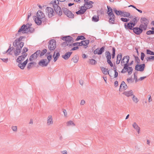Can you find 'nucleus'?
Instances as JSON below:
<instances>
[{
	"mask_svg": "<svg viewBox=\"0 0 154 154\" xmlns=\"http://www.w3.org/2000/svg\"><path fill=\"white\" fill-rule=\"evenodd\" d=\"M27 54L26 53H24L23 54L20 56L18 57L17 58L16 60H18L19 61H23L27 56Z\"/></svg>",
	"mask_w": 154,
	"mask_h": 154,
	"instance_id": "obj_20",
	"label": "nucleus"
},
{
	"mask_svg": "<svg viewBox=\"0 0 154 154\" xmlns=\"http://www.w3.org/2000/svg\"><path fill=\"white\" fill-rule=\"evenodd\" d=\"M36 64V63L35 62H32L29 63L27 66V69L28 70L30 69L33 66V65Z\"/></svg>",
	"mask_w": 154,
	"mask_h": 154,
	"instance_id": "obj_32",
	"label": "nucleus"
},
{
	"mask_svg": "<svg viewBox=\"0 0 154 154\" xmlns=\"http://www.w3.org/2000/svg\"><path fill=\"white\" fill-rule=\"evenodd\" d=\"M133 128L136 130L138 134H139L140 131V128L138 126L136 122H134L133 125Z\"/></svg>",
	"mask_w": 154,
	"mask_h": 154,
	"instance_id": "obj_28",
	"label": "nucleus"
},
{
	"mask_svg": "<svg viewBox=\"0 0 154 154\" xmlns=\"http://www.w3.org/2000/svg\"><path fill=\"white\" fill-rule=\"evenodd\" d=\"M113 11L118 16L120 15L121 16L123 13V11L117 10L115 8H113L112 9L110 7L107 6V14L109 17L108 22L110 24H116L115 23L116 17Z\"/></svg>",
	"mask_w": 154,
	"mask_h": 154,
	"instance_id": "obj_2",
	"label": "nucleus"
},
{
	"mask_svg": "<svg viewBox=\"0 0 154 154\" xmlns=\"http://www.w3.org/2000/svg\"><path fill=\"white\" fill-rule=\"evenodd\" d=\"M62 11L63 14L69 18L73 19L74 17V15L72 12L69 9L65 7L62 8Z\"/></svg>",
	"mask_w": 154,
	"mask_h": 154,
	"instance_id": "obj_10",
	"label": "nucleus"
},
{
	"mask_svg": "<svg viewBox=\"0 0 154 154\" xmlns=\"http://www.w3.org/2000/svg\"><path fill=\"white\" fill-rule=\"evenodd\" d=\"M122 53H119L117 55L116 61V64H119L120 63V62L121 60V58H122Z\"/></svg>",
	"mask_w": 154,
	"mask_h": 154,
	"instance_id": "obj_25",
	"label": "nucleus"
},
{
	"mask_svg": "<svg viewBox=\"0 0 154 154\" xmlns=\"http://www.w3.org/2000/svg\"><path fill=\"white\" fill-rule=\"evenodd\" d=\"M67 126H69L71 125H75L74 123L72 121H68L67 123Z\"/></svg>",
	"mask_w": 154,
	"mask_h": 154,
	"instance_id": "obj_48",
	"label": "nucleus"
},
{
	"mask_svg": "<svg viewBox=\"0 0 154 154\" xmlns=\"http://www.w3.org/2000/svg\"><path fill=\"white\" fill-rule=\"evenodd\" d=\"M72 53V52H66L64 54L62 55V57L64 59L67 60L69 58Z\"/></svg>",
	"mask_w": 154,
	"mask_h": 154,
	"instance_id": "obj_18",
	"label": "nucleus"
},
{
	"mask_svg": "<svg viewBox=\"0 0 154 154\" xmlns=\"http://www.w3.org/2000/svg\"><path fill=\"white\" fill-rule=\"evenodd\" d=\"M68 44V43H67L66 41L65 42H63L61 44L62 46L63 47H66L67 46V45Z\"/></svg>",
	"mask_w": 154,
	"mask_h": 154,
	"instance_id": "obj_55",
	"label": "nucleus"
},
{
	"mask_svg": "<svg viewBox=\"0 0 154 154\" xmlns=\"http://www.w3.org/2000/svg\"><path fill=\"white\" fill-rule=\"evenodd\" d=\"M48 48L50 50L52 51L54 50L56 47V42L54 39L49 40Z\"/></svg>",
	"mask_w": 154,
	"mask_h": 154,
	"instance_id": "obj_11",
	"label": "nucleus"
},
{
	"mask_svg": "<svg viewBox=\"0 0 154 154\" xmlns=\"http://www.w3.org/2000/svg\"><path fill=\"white\" fill-rule=\"evenodd\" d=\"M122 94L128 97L133 95V91L131 90L129 91H125Z\"/></svg>",
	"mask_w": 154,
	"mask_h": 154,
	"instance_id": "obj_22",
	"label": "nucleus"
},
{
	"mask_svg": "<svg viewBox=\"0 0 154 154\" xmlns=\"http://www.w3.org/2000/svg\"><path fill=\"white\" fill-rule=\"evenodd\" d=\"M79 49V47L78 46H74L72 48L70 51H74L78 50Z\"/></svg>",
	"mask_w": 154,
	"mask_h": 154,
	"instance_id": "obj_54",
	"label": "nucleus"
},
{
	"mask_svg": "<svg viewBox=\"0 0 154 154\" xmlns=\"http://www.w3.org/2000/svg\"><path fill=\"white\" fill-rule=\"evenodd\" d=\"M35 54L34 53L33 54H32L30 57L29 58V60L30 61H32V59L34 58V57L35 56Z\"/></svg>",
	"mask_w": 154,
	"mask_h": 154,
	"instance_id": "obj_53",
	"label": "nucleus"
},
{
	"mask_svg": "<svg viewBox=\"0 0 154 154\" xmlns=\"http://www.w3.org/2000/svg\"><path fill=\"white\" fill-rule=\"evenodd\" d=\"M100 69L102 71L103 73L105 75L109 74L110 76H111L109 74V71L108 69H106V68L103 67H101Z\"/></svg>",
	"mask_w": 154,
	"mask_h": 154,
	"instance_id": "obj_21",
	"label": "nucleus"
},
{
	"mask_svg": "<svg viewBox=\"0 0 154 154\" xmlns=\"http://www.w3.org/2000/svg\"><path fill=\"white\" fill-rule=\"evenodd\" d=\"M122 85H123V88L124 90H126L127 88V87L125 88V86L127 87V85L125 84V82H124V81H123L121 83L120 86V88H119V91H120L121 88H122Z\"/></svg>",
	"mask_w": 154,
	"mask_h": 154,
	"instance_id": "obj_29",
	"label": "nucleus"
},
{
	"mask_svg": "<svg viewBox=\"0 0 154 154\" xmlns=\"http://www.w3.org/2000/svg\"><path fill=\"white\" fill-rule=\"evenodd\" d=\"M133 56L134 57L135 62L137 63L135 66V70L138 71L143 72L146 67L145 64H139L140 63V60L139 57L137 56H135L134 55H133Z\"/></svg>",
	"mask_w": 154,
	"mask_h": 154,
	"instance_id": "obj_5",
	"label": "nucleus"
},
{
	"mask_svg": "<svg viewBox=\"0 0 154 154\" xmlns=\"http://www.w3.org/2000/svg\"><path fill=\"white\" fill-rule=\"evenodd\" d=\"M122 85H123V88L124 90H126L127 88V87L125 88V86L127 87V85L125 84V82H124V81H123L121 83L120 86V88H119V91H120L121 88H122Z\"/></svg>",
	"mask_w": 154,
	"mask_h": 154,
	"instance_id": "obj_30",
	"label": "nucleus"
},
{
	"mask_svg": "<svg viewBox=\"0 0 154 154\" xmlns=\"http://www.w3.org/2000/svg\"><path fill=\"white\" fill-rule=\"evenodd\" d=\"M120 20L122 22H127L130 20L129 18H125L123 17H121L120 18Z\"/></svg>",
	"mask_w": 154,
	"mask_h": 154,
	"instance_id": "obj_46",
	"label": "nucleus"
},
{
	"mask_svg": "<svg viewBox=\"0 0 154 154\" xmlns=\"http://www.w3.org/2000/svg\"><path fill=\"white\" fill-rule=\"evenodd\" d=\"M14 49H15L13 47H11V50H10V51L9 52L8 54L9 55H12V54L11 53V52Z\"/></svg>",
	"mask_w": 154,
	"mask_h": 154,
	"instance_id": "obj_60",
	"label": "nucleus"
},
{
	"mask_svg": "<svg viewBox=\"0 0 154 154\" xmlns=\"http://www.w3.org/2000/svg\"><path fill=\"white\" fill-rule=\"evenodd\" d=\"M114 86L115 87H117L118 86V82L116 81L114 82Z\"/></svg>",
	"mask_w": 154,
	"mask_h": 154,
	"instance_id": "obj_63",
	"label": "nucleus"
},
{
	"mask_svg": "<svg viewBox=\"0 0 154 154\" xmlns=\"http://www.w3.org/2000/svg\"><path fill=\"white\" fill-rule=\"evenodd\" d=\"M140 22L141 24L143 25H148L149 23V20L145 17H141L140 20Z\"/></svg>",
	"mask_w": 154,
	"mask_h": 154,
	"instance_id": "obj_19",
	"label": "nucleus"
},
{
	"mask_svg": "<svg viewBox=\"0 0 154 154\" xmlns=\"http://www.w3.org/2000/svg\"><path fill=\"white\" fill-rule=\"evenodd\" d=\"M61 39L64 41H66L68 43H73L74 42L73 38L69 35L63 36L61 37Z\"/></svg>",
	"mask_w": 154,
	"mask_h": 154,
	"instance_id": "obj_14",
	"label": "nucleus"
},
{
	"mask_svg": "<svg viewBox=\"0 0 154 154\" xmlns=\"http://www.w3.org/2000/svg\"><path fill=\"white\" fill-rule=\"evenodd\" d=\"M0 59L2 60L5 63H7L8 61V58H0Z\"/></svg>",
	"mask_w": 154,
	"mask_h": 154,
	"instance_id": "obj_57",
	"label": "nucleus"
},
{
	"mask_svg": "<svg viewBox=\"0 0 154 154\" xmlns=\"http://www.w3.org/2000/svg\"><path fill=\"white\" fill-rule=\"evenodd\" d=\"M146 53L147 54L154 55V52L151 51L149 49H146Z\"/></svg>",
	"mask_w": 154,
	"mask_h": 154,
	"instance_id": "obj_42",
	"label": "nucleus"
},
{
	"mask_svg": "<svg viewBox=\"0 0 154 154\" xmlns=\"http://www.w3.org/2000/svg\"><path fill=\"white\" fill-rule=\"evenodd\" d=\"M109 47L112 48V53L111 54V58L112 57V59H113L115 58L116 55V49L114 47H112L111 46H110Z\"/></svg>",
	"mask_w": 154,
	"mask_h": 154,
	"instance_id": "obj_27",
	"label": "nucleus"
},
{
	"mask_svg": "<svg viewBox=\"0 0 154 154\" xmlns=\"http://www.w3.org/2000/svg\"><path fill=\"white\" fill-rule=\"evenodd\" d=\"M114 73H115L114 75V78H116L118 76V72L117 71H116L114 72Z\"/></svg>",
	"mask_w": 154,
	"mask_h": 154,
	"instance_id": "obj_62",
	"label": "nucleus"
},
{
	"mask_svg": "<svg viewBox=\"0 0 154 154\" xmlns=\"http://www.w3.org/2000/svg\"><path fill=\"white\" fill-rule=\"evenodd\" d=\"M147 62L151 61L152 60H154V56H150L146 58Z\"/></svg>",
	"mask_w": 154,
	"mask_h": 154,
	"instance_id": "obj_43",
	"label": "nucleus"
},
{
	"mask_svg": "<svg viewBox=\"0 0 154 154\" xmlns=\"http://www.w3.org/2000/svg\"><path fill=\"white\" fill-rule=\"evenodd\" d=\"M33 17L35 23L38 25H40L42 24V23L44 24H45L47 22V19L45 17V16L42 17L41 18L40 17V18H39V17H38V20H36V16H33Z\"/></svg>",
	"mask_w": 154,
	"mask_h": 154,
	"instance_id": "obj_9",
	"label": "nucleus"
},
{
	"mask_svg": "<svg viewBox=\"0 0 154 154\" xmlns=\"http://www.w3.org/2000/svg\"><path fill=\"white\" fill-rule=\"evenodd\" d=\"M86 38L84 36L80 35L77 36V38L75 39V41H78L80 40H84Z\"/></svg>",
	"mask_w": 154,
	"mask_h": 154,
	"instance_id": "obj_34",
	"label": "nucleus"
},
{
	"mask_svg": "<svg viewBox=\"0 0 154 154\" xmlns=\"http://www.w3.org/2000/svg\"><path fill=\"white\" fill-rule=\"evenodd\" d=\"M66 1V2L69 1V0H53L50 3V4L53 5L54 10L56 13L59 16H60L62 14V11L60 7V2H63Z\"/></svg>",
	"mask_w": 154,
	"mask_h": 154,
	"instance_id": "obj_4",
	"label": "nucleus"
},
{
	"mask_svg": "<svg viewBox=\"0 0 154 154\" xmlns=\"http://www.w3.org/2000/svg\"><path fill=\"white\" fill-rule=\"evenodd\" d=\"M24 43L23 42L18 43L15 40L13 42V46L16 47L15 49L14 50V55L17 56L19 55L21 52L22 48L24 45Z\"/></svg>",
	"mask_w": 154,
	"mask_h": 154,
	"instance_id": "obj_6",
	"label": "nucleus"
},
{
	"mask_svg": "<svg viewBox=\"0 0 154 154\" xmlns=\"http://www.w3.org/2000/svg\"><path fill=\"white\" fill-rule=\"evenodd\" d=\"M26 37L25 36H20L19 38H16L15 40L17 41L18 43L21 42L22 41V39L23 38H25Z\"/></svg>",
	"mask_w": 154,
	"mask_h": 154,
	"instance_id": "obj_37",
	"label": "nucleus"
},
{
	"mask_svg": "<svg viewBox=\"0 0 154 154\" xmlns=\"http://www.w3.org/2000/svg\"><path fill=\"white\" fill-rule=\"evenodd\" d=\"M105 47L104 46H102L100 49H98L99 55H101L104 52Z\"/></svg>",
	"mask_w": 154,
	"mask_h": 154,
	"instance_id": "obj_36",
	"label": "nucleus"
},
{
	"mask_svg": "<svg viewBox=\"0 0 154 154\" xmlns=\"http://www.w3.org/2000/svg\"><path fill=\"white\" fill-rule=\"evenodd\" d=\"M47 50L46 49H44L41 51V53L39 55L40 57H42V56H43L47 52Z\"/></svg>",
	"mask_w": 154,
	"mask_h": 154,
	"instance_id": "obj_38",
	"label": "nucleus"
},
{
	"mask_svg": "<svg viewBox=\"0 0 154 154\" xmlns=\"http://www.w3.org/2000/svg\"><path fill=\"white\" fill-rule=\"evenodd\" d=\"M34 29L32 27H30L29 28V29H28V30L26 31V33H27L28 32H30V33H32L34 32Z\"/></svg>",
	"mask_w": 154,
	"mask_h": 154,
	"instance_id": "obj_44",
	"label": "nucleus"
},
{
	"mask_svg": "<svg viewBox=\"0 0 154 154\" xmlns=\"http://www.w3.org/2000/svg\"><path fill=\"white\" fill-rule=\"evenodd\" d=\"M89 42L90 40H82L79 42H75V43L76 44V45H75V46H85L84 47V48H86L88 47Z\"/></svg>",
	"mask_w": 154,
	"mask_h": 154,
	"instance_id": "obj_13",
	"label": "nucleus"
},
{
	"mask_svg": "<svg viewBox=\"0 0 154 154\" xmlns=\"http://www.w3.org/2000/svg\"><path fill=\"white\" fill-rule=\"evenodd\" d=\"M40 17L41 18L43 17H45V15L41 11L39 10L36 13V17L37 20H38V17Z\"/></svg>",
	"mask_w": 154,
	"mask_h": 154,
	"instance_id": "obj_23",
	"label": "nucleus"
},
{
	"mask_svg": "<svg viewBox=\"0 0 154 154\" xmlns=\"http://www.w3.org/2000/svg\"><path fill=\"white\" fill-rule=\"evenodd\" d=\"M79 57L77 55H75L72 58V60L74 63H77L79 60Z\"/></svg>",
	"mask_w": 154,
	"mask_h": 154,
	"instance_id": "obj_31",
	"label": "nucleus"
},
{
	"mask_svg": "<svg viewBox=\"0 0 154 154\" xmlns=\"http://www.w3.org/2000/svg\"><path fill=\"white\" fill-rule=\"evenodd\" d=\"M133 97H132V99L133 100V101L135 102V103H137L138 101V99L134 95H133Z\"/></svg>",
	"mask_w": 154,
	"mask_h": 154,
	"instance_id": "obj_47",
	"label": "nucleus"
},
{
	"mask_svg": "<svg viewBox=\"0 0 154 154\" xmlns=\"http://www.w3.org/2000/svg\"><path fill=\"white\" fill-rule=\"evenodd\" d=\"M62 110H63V111L64 114V116L65 117H67V113L66 110V109H62Z\"/></svg>",
	"mask_w": 154,
	"mask_h": 154,
	"instance_id": "obj_59",
	"label": "nucleus"
},
{
	"mask_svg": "<svg viewBox=\"0 0 154 154\" xmlns=\"http://www.w3.org/2000/svg\"><path fill=\"white\" fill-rule=\"evenodd\" d=\"M128 58H130L129 56L127 55L124 56L122 59L121 58V64L122 66H123L122 64L125 63L126 61L125 60V59H126L127 60V59Z\"/></svg>",
	"mask_w": 154,
	"mask_h": 154,
	"instance_id": "obj_26",
	"label": "nucleus"
},
{
	"mask_svg": "<svg viewBox=\"0 0 154 154\" xmlns=\"http://www.w3.org/2000/svg\"><path fill=\"white\" fill-rule=\"evenodd\" d=\"M123 13L122 14V15H121V17H128L129 16V12H127L124 11H123Z\"/></svg>",
	"mask_w": 154,
	"mask_h": 154,
	"instance_id": "obj_39",
	"label": "nucleus"
},
{
	"mask_svg": "<svg viewBox=\"0 0 154 154\" xmlns=\"http://www.w3.org/2000/svg\"><path fill=\"white\" fill-rule=\"evenodd\" d=\"M46 11L48 13V16L49 18H51L54 16L55 13L54 12L53 9L50 7H47L46 9Z\"/></svg>",
	"mask_w": 154,
	"mask_h": 154,
	"instance_id": "obj_15",
	"label": "nucleus"
},
{
	"mask_svg": "<svg viewBox=\"0 0 154 154\" xmlns=\"http://www.w3.org/2000/svg\"><path fill=\"white\" fill-rule=\"evenodd\" d=\"M105 54L108 64L111 67H112L113 66V64L111 60V54L109 51H106Z\"/></svg>",
	"mask_w": 154,
	"mask_h": 154,
	"instance_id": "obj_12",
	"label": "nucleus"
},
{
	"mask_svg": "<svg viewBox=\"0 0 154 154\" xmlns=\"http://www.w3.org/2000/svg\"><path fill=\"white\" fill-rule=\"evenodd\" d=\"M145 56V55L144 53L143 52H141V53L140 59L142 60L143 61L144 60V57Z\"/></svg>",
	"mask_w": 154,
	"mask_h": 154,
	"instance_id": "obj_50",
	"label": "nucleus"
},
{
	"mask_svg": "<svg viewBox=\"0 0 154 154\" xmlns=\"http://www.w3.org/2000/svg\"><path fill=\"white\" fill-rule=\"evenodd\" d=\"M153 32L152 30H149L146 32V33L147 35H153L154 33Z\"/></svg>",
	"mask_w": 154,
	"mask_h": 154,
	"instance_id": "obj_49",
	"label": "nucleus"
},
{
	"mask_svg": "<svg viewBox=\"0 0 154 154\" xmlns=\"http://www.w3.org/2000/svg\"><path fill=\"white\" fill-rule=\"evenodd\" d=\"M92 21L94 22H97L99 20V15L96 16L94 15L92 18Z\"/></svg>",
	"mask_w": 154,
	"mask_h": 154,
	"instance_id": "obj_33",
	"label": "nucleus"
},
{
	"mask_svg": "<svg viewBox=\"0 0 154 154\" xmlns=\"http://www.w3.org/2000/svg\"><path fill=\"white\" fill-rule=\"evenodd\" d=\"M141 28L142 29L143 32V30L145 31L147 29V27L148 25H143V24H141L140 25Z\"/></svg>",
	"mask_w": 154,
	"mask_h": 154,
	"instance_id": "obj_40",
	"label": "nucleus"
},
{
	"mask_svg": "<svg viewBox=\"0 0 154 154\" xmlns=\"http://www.w3.org/2000/svg\"><path fill=\"white\" fill-rule=\"evenodd\" d=\"M90 63L91 65H95L97 64V62L96 60L94 59H89Z\"/></svg>",
	"mask_w": 154,
	"mask_h": 154,
	"instance_id": "obj_41",
	"label": "nucleus"
},
{
	"mask_svg": "<svg viewBox=\"0 0 154 154\" xmlns=\"http://www.w3.org/2000/svg\"><path fill=\"white\" fill-rule=\"evenodd\" d=\"M127 80L128 83L129 82V81H130L131 82H133V81H132V79L131 78H128L127 79Z\"/></svg>",
	"mask_w": 154,
	"mask_h": 154,
	"instance_id": "obj_64",
	"label": "nucleus"
},
{
	"mask_svg": "<svg viewBox=\"0 0 154 154\" xmlns=\"http://www.w3.org/2000/svg\"><path fill=\"white\" fill-rule=\"evenodd\" d=\"M11 128L12 130L14 131H16L17 130V126H12Z\"/></svg>",
	"mask_w": 154,
	"mask_h": 154,
	"instance_id": "obj_56",
	"label": "nucleus"
},
{
	"mask_svg": "<svg viewBox=\"0 0 154 154\" xmlns=\"http://www.w3.org/2000/svg\"><path fill=\"white\" fill-rule=\"evenodd\" d=\"M134 17L129 22L125 23L124 26L126 29L133 30L134 33L137 35H139L143 32L142 29L141 28L140 25L139 27L137 26L134 27V26L136 25L137 22L139 20L140 18L138 17Z\"/></svg>",
	"mask_w": 154,
	"mask_h": 154,
	"instance_id": "obj_1",
	"label": "nucleus"
},
{
	"mask_svg": "<svg viewBox=\"0 0 154 154\" xmlns=\"http://www.w3.org/2000/svg\"><path fill=\"white\" fill-rule=\"evenodd\" d=\"M60 56V52L57 51V50H55L53 55V57L54 59V61L55 62L57 60Z\"/></svg>",
	"mask_w": 154,
	"mask_h": 154,
	"instance_id": "obj_17",
	"label": "nucleus"
},
{
	"mask_svg": "<svg viewBox=\"0 0 154 154\" xmlns=\"http://www.w3.org/2000/svg\"><path fill=\"white\" fill-rule=\"evenodd\" d=\"M47 59H48V61H47V63L48 64L50 62L52 59V55H47Z\"/></svg>",
	"mask_w": 154,
	"mask_h": 154,
	"instance_id": "obj_45",
	"label": "nucleus"
},
{
	"mask_svg": "<svg viewBox=\"0 0 154 154\" xmlns=\"http://www.w3.org/2000/svg\"><path fill=\"white\" fill-rule=\"evenodd\" d=\"M16 61L17 63H18V66L21 69H23L26 65L24 64L23 62L22 63V61L20 62L18 61V60H16Z\"/></svg>",
	"mask_w": 154,
	"mask_h": 154,
	"instance_id": "obj_24",
	"label": "nucleus"
},
{
	"mask_svg": "<svg viewBox=\"0 0 154 154\" xmlns=\"http://www.w3.org/2000/svg\"><path fill=\"white\" fill-rule=\"evenodd\" d=\"M146 77H147L146 76L141 77L138 79V80H139L140 81H141L144 80L146 78Z\"/></svg>",
	"mask_w": 154,
	"mask_h": 154,
	"instance_id": "obj_61",
	"label": "nucleus"
},
{
	"mask_svg": "<svg viewBox=\"0 0 154 154\" xmlns=\"http://www.w3.org/2000/svg\"><path fill=\"white\" fill-rule=\"evenodd\" d=\"M32 24L28 23L26 24H23L19 29L18 33L16 34V36H19L21 34V33L23 34L26 33V31L28 30L29 28L31 27Z\"/></svg>",
	"mask_w": 154,
	"mask_h": 154,
	"instance_id": "obj_7",
	"label": "nucleus"
},
{
	"mask_svg": "<svg viewBox=\"0 0 154 154\" xmlns=\"http://www.w3.org/2000/svg\"><path fill=\"white\" fill-rule=\"evenodd\" d=\"M28 51V48L26 47H24L22 50V54L25 53Z\"/></svg>",
	"mask_w": 154,
	"mask_h": 154,
	"instance_id": "obj_52",
	"label": "nucleus"
},
{
	"mask_svg": "<svg viewBox=\"0 0 154 154\" xmlns=\"http://www.w3.org/2000/svg\"><path fill=\"white\" fill-rule=\"evenodd\" d=\"M84 4L83 6H82L79 8L80 10L75 12L76 14L78 15H82L84 14L86 11L87 9H89L93 7L92 4L94 2L89 0H84Z\"/></svg>",
	"mask_w": 154,
	"mask_h": 154,
	"instance_id": "obj_3",
	"label": "nucleus"
},
{
	"mask_svg": "<svg viewBox=\"0 0 154 154\" xmlns=\"http://www.w3.org/2000/svg\"><path fill=\"white\" fill-rule=\"evenodd\" d=\"M130 58H128L127 60L126 61V63L123 64L124 66V69L125 70H126L128 72V75L131 74L133 72V69L131 67H130L129 66L132 65L134 61L132 60L130 63H129Z\"/></svg>",
	"mask_w": 154,
	"mask_h": 154,
	"instance_id": "obj_8",
	"label": "nucleus"
},
{
	"mask_svg": "<svg viewBox=\"0 0 154 154\" xmlns=\"http://www.w3.org/2000/svg\"><path fill=\"white\" fill-rule=\"evenodd\" d=\"M72 43L70 44V43H68V44L67 45V46H68V47H72L73 46H75V45H76V44H75V43Z\"/></svg>",
	"mask_w": 154,
	"mask_h": 154,
	"instance_id": "obj_51",
	"label": "nucleus"
},
{
	"mask_svg": "<svg viewBox=\"0 0 154 154\" xmlns=\"http://www.w3.org/2000/svg\"><path fill=\"white\" fill-rule=\"evenodd\" d=\"M46 59H42L40 60L38 63L39 66L42 67L46 66L48 65Z\"/></svg>",
	"mask_w": 154,
	"mask_h": 154,
	"instance_id": "obj_16",
	"label": "nucleus"
},
{
	"mask_svg": "<svg viewBox=\"0 0 154 154\" xmlns=\"http://www.w3.org/2000/svg\"><path fill=\"white\" fill-rule=\"evenodd\" d=\"M99 48H97L94 51V54H98H98V49H99Z\"/></svg>",
	"mask_w": 154,
	"mask_h": 154,
	"instance_id": "obj_58",
	"label": "nucleus"
},
{
	"mask_svg": "<svg viewBox=\"0 0 154 154\" xmlns=\"http://www.w3.org/2000/svg\"><path fill=\"white\" fill-rule=\"evenodd\" d=\"M49 119L47 120V123L48 125H50L53 123V121L52 120V116H49L48 117Z\"/></svg>",
	"mask_w": 154,
	"mask_h": 154,
	"instance_id": "obj_35",
	"label": "nucleus"
}]
</instances>
